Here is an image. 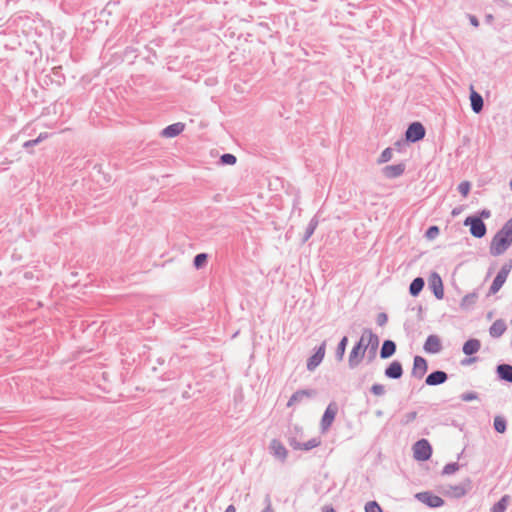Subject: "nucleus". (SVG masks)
I'll list each match as a JSON object with an SVG mask.
<instances>
[{"instance_id":"obj_34","label":"nucleus","mask_w":512,"mask_h":512,"mask_svg":"<svg viewBox=\"0 0 512 512\" xmlns=\"http://www.w3.org/2000/svg\"><path fill=\"white\" fill-rule=\"evenodd\" d=\"M208 255L206 253H199L193 259V265L196 269H200L206 263Z\"/></svg>"},{"instance_id":"obj_29","label":"nucleus","mask_w":512,"mask_h":512,"mask_svg":"<svg viewBox=\"0 0 512 512\" xmlns=\"http://www.w3.org/2000/svg\"><path fill=\"white\" fill-rule=\"evenodd\" d=\"M318 226V219L316 216L312 217L311 220L309 221L307 227H306V230H305V233H304V236H303V242H306L309 240V238L314 234L316 228Z\"/></svg>"},{"instance_id":"obj_35","label":"nucleus","mask_w":512,"mask_h":512,"mask_svg":"<svg viewBox=\"0 0 512 512\" xmlns=\"http://www.w3.org/2000/svg\"><path fill=\"white\" fill-rule=\"evenodd\" d=\"M392 156H393V150L392 148L388 147L386 149H384L380 155V157L378 158L377 162L379 164H383V163H386L388 161H390L392 159Z\"/></svg>"},{"instance_id":"obj_44","label":"nucleus","mask_w":512,"mask_h":512,"mask_svg":"<svg viewBox=\"0 0 512 512\" xmlns=\"http://www.w3.org/2000/svg\"><path fill=\"white\" fill-rule=\"evenodd\" d=\"M288 443L290 445V447L293 449V450H300L301 449V442L297 441V439L295 437H290L288 439Z\"/></svg>"},{"instance_id":"obj_16","label":"nucleus","mask_w":512,"mask_h":512,"mask_svg":"<svg viewBox=\"0 0 512 512\" xmlns=\"http://www.w3.org/2000/svg\"><path fill=\"white\" fill-rule=\"evenodd\" d=\"M423 349L430 354H437L442 350L440 338L437 335H429L424 343Z\"/></svg>"},{"instance_id":"obj_24","label":"nucleus","mask_w":512,"mask_h":512,"mask_svg":"<svg viewBox=\"0 0 512 512\" xmlns=\"http://www.w3.org/2000/svg\"><path fill=\"white\" fill-rule=\"evenodd\" d=\"M480 347H481L480 340H478L476 338H471L464 343V345L462 347V351L465 355L471 356V355L477 353L480 350Z\"/></svg>"},{"instance_id":"obj_26","label":"nucleus","mask_w":512,"mask_h":512,"mask_svg":"<svg viewBox=\"0 0 512 512\" xmlns=\"http://www.w3.org/2000/svg\"><path fill=\"white\" fill-rule=\"evenodd\" d=\"M424 285L425 281L422 277H416L415 279H413L409 286L410 295L413 297L418 296L420 292L423 290Z\"/></svg>"},{"instance_id":"obj_13","label":"nucleus","mask_w":512,"mask_h":512,"mask_svg":"<svg viewBox=\"0 0 512 512\" xmlns=\"http://www.w3.org/2000/svg\"><path fill=\"white\" fill-rule=\"evenodd\" d=\"M385 377L388 379L398 380L403 375V367L398 360L392 361L384 371Z\"/></svg>"},{"instance_id":"obj_11","label":"nucleus","mask_w":512,"mask_h":512,"mask_svg":"<svg viewBox=\"0 0 512 512\" xmlns=\"http://www.w3.org/2000/svg\"><path fill=\"white\" fill-rule=\"evenodd\" d=\"M325 356V343H322L315 353L311 355L307 360V369L309 371H314L316 367L320 365V363L323 361V358Z\"/></svg>"},{"instance_id":"obj_47","label":"nucleus","mask_w":512,"mask_h":512,"mask_svg":"<svg viewBox=\"0 0 512 512\" xmlns=\"http://www.w3.org/2000/svg\"><path fill=\"white\" fill-rule=\"evenodd\" d=\"M468 18H469V22L472 26H474V27L479 26V20L475 15L469 14Z\"/></svg>"},{"instance_id":"obj_31","label":"nucleus","mask_w":512,"mask_h":512,"mask_svg":"<svg viewBox=\"0 0 512 512\" xmlns=\"http://www.w3.org/2000/svg\"><path fill=\"white\" fill-rule=\"evenodd\" d=\"M348 343L347 336L342 337V339L339 341L337 348H336V358L338 361H341L344 357L346 346Z\"/></svg>"},{"instance_id":"obj_3","label":"nucleus","mask_w":512,"mask_h":512,"mask_svg":"<svg viewBox=\"0 0 512 512\" xmlns=\"http://www.w3.org/2000/svg\"><path fill=\"white\" fill-rule=\"evenodd\" d=\"M512 269V260H509L506 262L497 275L495 276L490 288H489V294H496L504 285V283L507 280V277Z\"/></svg>"},{"instance_id":"obj_30","label":"nucleus","mask_w":512,"mask_h":512,"mask_svg":"<svg viewBox=\"0 0 512 512\" xmlns=\"http://www.w3.org/2000/svg\"><path fill=\"white\" fill-rule=\"evenodd\" d=\"M477 294L475 292L466 294L460 303L461 308L463 309H469L471 308L477 300Z\"/></svg>"},{"instance_id":"obj_32","label":"nucleus","mask_w":512,"mask_h":512,"mask_svg":"<svg viewBox=\"0 0 512 512\" xmlns=\"http://www.w3.org/2000/svg\"><path fill=\"white\" fill-rule=\"evenodd\" d=\"M321 444V440L319 438H311L310 440L301 444V449L304 451L312 450L313 448L318 447Z\"/></svg>"},{"instance_id":"obj_15","label":"nucleus","mask_w":512,"mask_h":512,"mask_svg":"<svg viewBox=\"0 0 512 512\" xmlns=\"http://www.w3.org/2000/svg\"><path fill=\"white\" fill-rule=\"evenodd\" d=\"M428 365L425 358L422 356H415L413 360L412 375L421 379L427 372Z\"/></svg>"},{"instance_id":"obj_49","label":"nucleus","mask_w":512,"mask_h":512,"mask_svg":"<svg viewBox=\"0 0 512 512\" xmlns=\"http://www.w3.org/2000/svg\"><path fill=\"white\" fill-rule=\"evenodd\" d=\"M48 138V133H40L39 136L36 138L38 143H41L43 140Z\"/></svg>"},{"instance_id":"obj_38","label":"nucleus","mask_w":512,"mask_h":512,"mask_svg":"<svg viewBox=\"0 0 512 512\" xmlns=\"http://www.w3.org/2000/svg\"><path fill=\"white\" fill-rule=\"evenodd\" d=\"M365 512H382V508L376 501H369L365 504Z\"/></svg>"},{"instance_id":"obj_17","label":"nucleus","mask_w":512,"mask_h":512,"mask_svg":"<svg viewBox=\"0 0 512 512\" xmlns=\"http://www.w3.org/2000/svg\"><path fill=\"white\" fill-rule=\"evenodd\" d=\"M448 379L446 372L442 370H436L431 372L425 379V383L428 386H437L445 383Z\"/></svg>"},{"instance_id":"obj_36","label":"nucleus","mask_w":512,"mask_h":512,"mask_svg":"<svg viewBox=\"0 0 512 512\" xmlns=\"http://www.w3.org/2000/svg\"><path fill=\"white\" fill-rule=\"evenodd\" d=\"M237 162V158L235 155L230 153H225L220 157V163L222 165H234Z\"/></svg>"},{"instance_id":"obj_33","label":"nucleus","mask_w":512,"mask_h":512,"mask_svg":"<svg viewBox=\"0 0 512 512\" xmlns=\"http://www.w3.org/2000/svg\"><path fill=\"white\" fill-rule=\"evenodd\" d=\"M459 468H460V465L457 462L447 463L443 467V470H442L441 474L443 476L444 475H451V474L455 473L456 471H458Z\"/></svg>"},{"instance_id":"obj_25","label":"nucleus","mask_w":512,"mask_h":512,"mask_svg":"<svg viewBox=\"0 0 512 512\" xmlns=\"http://www.w3.org/2000/svg\"><path fill=\"white\" fill-rule=\"evenodd\" d=\"M396 352V343L392 340H385L380 349V358L388 359Z\"/></svg>"},{"instance_id":"obj_14","label":"nucleus","mask_w":512,"mask_h":512,"mask_svg":"<svg viewBox=\"0 0 512 512\" xmlns=\"http://www.w3.org/2000/svg\"><path fill=\"white\" fill-rule=\"evenodd\" d=\"M269 449L271 451V454L279 459L280 461L284 462L287 458L288 451L285 448V446L279 441L278 439H273L270 442Z\"/></svg>"},{"instance_id":"obj_39","label":"nucleus","mask_w":512,"mask_h":512,"mask_svg":"<svg viewBox=\"0 0 512 512\" xmlns=\"http://www.w3.org/2000/svg\"><path fill=\"white\" fill-rule=\"evenodd\" d=\"M460 399L462 401H464V402H469V401L477 400L478 399V393H476L474 391L465 392V393H462L460 395Z\"/></svg>"},{"instance_id":"obj_21","label":"nucleus","mask_w":512,"mask_h":512,"mask_svg":"<svg viewBox=\"0 0 512 512\" xmlns=\"http://www.w3.org/2000/svg\"><path fill=\"white\" fill-rule=\"evenodd\" d=\"M471 109L474 113L479 114L483 110V97L471 87L470 93Z\"/></svg>"},{"instance_id":"obj_41","label":"nucleus","mask_w":512,"mask_h":512,"mask_svg":"<svg viewBox=\"0 0 512 512\" xmlns=\"http://www.w3.org/2000/svg\"><path fill=\"white\" fill-rule=\"evenodd\" d=\"M470 187L471 185L468 181H463L458 185V191L462 196L466 197L470 191Z\"/></svg>"},{"instance_id":"obj_40","label":"nucleus","mask_w":512,"mask_h":512,"mask_svg":"<svg viewBox=\"0 0 512 512\" xmlns=\"http://www.w3.org/2000/svg\"><path fill=\"white\" fill-rule=\"evenodd\" d=\"M417 417V412L416 411H411V412H408L406 413L402 419H401V424L403 425H407L411 422H413Z\"/></svg>"},{"instance_id":"obj_8","label":"nucleus","mask_w":512,"mask_h":512,"mask_svg":"<svg viewBox=\"0 0 512 512\" xmlns=\"http://www.w3.org/2000/svg\"><path fill=\"white\" fill-rule=\"evenodd\" d=\"M337 410V405L334 402L330 403L326 407L320 422V428L322 432H326L331 427L337 414Z\"/></svg>"},{"instance_id":"obj_43","label":"nucleus","mask_w":512,"mask_h":512,"mask_svg":"<svg viewBox=\"0 0 512 512\" xmlns=\"http://www.w3.org/2000/svg\"><path fill=\"white\" fill-rule=\"evenodd\" d=\"M388 321V316L386 313L384 312H381L377 315V318H376V323L379 325V326H384Z\"/></svg>"},{"instance_id":"obj_46","label":"nucleus","mask_w":512,"mask_h":512,"mask_svg":"<svg viewBox=\"0 0 512 512\" xmlns=\"http://www.w3.org/2000/svg\"><path fill=\"white\" fill-rule=\"evenodd\" d=\"M39 144L37 139H32V140H28L26 142H24L23 144V148L26 149L27 151H29L30 148L34 147L35 145Z\"/></svg>"},{"instance_id":"obj_55","label":"nucleus","mask_w":512,"mask_h":512,"mask_svg":"<svg viewBox=\"0 0 512 512\" xmlns=\"http://www.w3.org/2000/svg\"><path fill=\"white\" fill-rule=\"evenodd\" d=\"M369 349V358L370 359H373V351H371V348H368Z\"/></svg>"},{"instance_id":"obj_45","label":"nucleus","mask_w":512,"mask_h":512,"mask_svg":"<svg viewBox=\"0 0 512 512\" xmlns=\"http://www.w3.org/2000/svg\"><path fill=\"white\" fill-rule=\"evenodd\" d=\"M265 508L261 512H274V509L272 508L271 499L269 496H266L265 498Z\"/></svg>"},{"instance_id":"obj_57","label":"nucleus","mask_w":512,"mask_h":512,"mask_svg":"<svg viewBox=\"0 0 512 512\" xmlns=\"http://www.w3.org/2000/svg\"><path fill=\"white\" fill-rule=\"evenodd\" d=\"M509 186H510V188H511V190H512V179H511V180H510V182H509Z\"/></svg>"},{"instance_id":"obj_6","label":"nucleus","mask_w":512,"mask_h":512,"mask_svg":"<svg viewBox=\"0 0 512 512\" xmlns=\"http://www.w3.org/2000/svg\"><path fill=\"white\" fill-rule=\"evenodd\" d=\"M414 497L429 508H439L445 503L440 496L433 494L431 491L418 492Z\"/></svg>"},{"instance_id":"obj_50","label":"nucleus","mask_w":512,"mask_h":512,"mask_svg":"<svg viewBox=\"0 0 512 512\" xmlns=\"http://www.w3.org/2000/svg\"><path fill=\"white\" fill-rule=\"evenodd\" d=\"M495 3L500 5L501 7H507L509 5L508 0H493Z\"/></svg>"},{"instance_id":"obj_12","label":"nucleus","mask_w":512,"mask_h":512,"mask_svg":"<svg viewBox=\"0 0 512 512\" xmlns=\"http://www.w3.org/2000/svg\"><path fill=\"white\" fill-rule=\"evenodd\" d=\"M470 480L467 479L466 483H460L457 485H449L445 490L444 494L449 497L461 498L467 493V486H469Z\"/></svg>"},{"instance_id":"obj_54","label":"nucleus","mask_w":512,"mask_h":512,"mask_svg":"<svg viewBox=\"0 0 512 512\" xmlns=\"http://www.w3.org/2000/svg\"><path fill=\"white\" fill-rule=\"evenodd\" d=\"M224 512H236V508L234 505H229Z\"/></svg>"},{"instance_id":"obj_7","label":"nucleus","mask_w":512,"mask_h":512,"mask_svg":"<svg viewBox=\"0 0 512 512\" xmlns=\"http://www.w3.org/2000/svg\"><path fill=\"white\" fill-rule=\"evenodd\" d=\"M425 128L420 122L411 123L406 132L405 137L408 142L416 143L425 137Z\"/></svg>"},{"instance_id":"obj_56","label":"nucleus","mask_w":512,"mask_h":512,"mask_svg":"<svg viewBox=\"0 0 512 512\" xmlns=\"http://www.w3.org/2000/svg\"><path fill=\"white\" fill-rule=\"evenodd\" d=\"M376 415H377V416H381V415H382V411H377V412H376Z\"/></svg>"},{"instance_id":"obj_23","label":"nucleus","mask_w":512,"mask_h":512,"mask_svg":"<svg viewBox=\"0 0 512 512\" xmlns=\"http://www.w3.org/2000/svg\"><path fill=\"white\" fill-rule=\"evenodd\" d=\"M507 329V325L503 319H497L489 328V334L492 338L501 337Z\"/></svg>"},{"instance_id":"obj_27","label":"nucleus","mask_w":512,"mask_h":512,"mask_svg":"<svg viewBox=\"0 0 512 512\" xmlns=\"http://www.w3.org/2000/svg\"><path fill=\"white\" fill-rule=\"evenodd\" d=\"M493 427L496 432L503 434L507 430V421L504 416L497 415L494 417Z\"/></svg>"},{"instance_id":"obj_22","label":"nucleus","mask_w":512,"mask_h":512,"mask_svg":"<svg viewBox=\"0 0 512 512\" xmlns=\"http://www.w3.org/2000/svg\"><path fill=\"white\" fill-rule=\"evenodd\" d=\"M497 377L505 382L512 383V365L510 364H499L496 367Z\"/></svg>"},{"instance_id":"obj_10","label":"nucleus","mask_w":512,"mask_h":512,"mask_svg":"<svg viewBox=\"0 0 512 512\" xmlns=\"http://www.w3.org/2000/svg\"><path fill=\"white\" fill-rule=\"evenodd\" d=\"M316 394L315 390L313 389H302L297 390L292 394L290 399L287 402V407H291L293 405L299 404L303 402L305 399H309L313 397Z\"/></svg>"},{"instance_id":"obj_20","label":"nucleus","mask_w":512,"mask_h":512,"mask_svg":"<svg viewBox=\"0 0 512 512\" xmlns=\"http://www.w3.org/2000/svg\"><path fill=\"white\" fill-rule=\"evenodd\" d=\"M362 336H364V341L367 338V343L365 344L368 345V348H371V351H373V357H375L377 348L379 346L378 336L374 334L371 329L368 328H365L363 330Z\"/></svg>"},{"instance_id":"obj_1","label":"nucleus","mask_w":512,"mask_h":512,"mask_svg":"<svg viewBox=\"0 0 512 512\" xmlns=\"http://www.w3.org/2000/svg\"><path fill=\"white\" fill-rule=\"evenodd\" d=\"M512 245V217L493 236L490 243V254L502 255Z\"/></svg>"},{"instance_id":"obj_51","label":"nucleus","mask_w":512,"mask_h":512,"mask_svg":"<svg viewBox=\"0 0 512 512\" xmlns=\"http://www.w3.org/2000/svg\"><path fill=\"white\" fill-rule=\"evenodd\" d=\"M494 20V17L492 14H486L485 15V22L488 23V24H491Z\"/></svg>"},{"instance_id":"obj_28","label":"nucleus","mask_w":512,"mask_h":512,"mask_svg":"<svg viewBox=\"0 0 512 512\" xmlns=\"http://www.w3.org/2000/svg\"><path fill=\"white\" fill-rule=\"evenodd\" d=\"M510 501L509 495H504L500 498L498 502H496L492 507L490 512H505Z\"/></svg>"},{"instance_id":"obj_19","label":"nucleus","mask_w":512,"mask_h":512,"mask_svg":"<svg viewBox=\"0 0 512 512\" xmlns=\"http://www.w3.org/2000/svg\"><path fill=\"white\" fill-rule=\"evenodd\" d=\"M185 129V124L182 122H176L168 125L161 131V136L165 138H174L181 134Z\"/></svg>"},{"instance_id":"obj_2","label":"nucleus","mask_w":512,"mask_h":512,"mask_svg":"<svg viewBox=\"0 0 512 512\" xmlns=\"http://www.w3.org/2000/svg\"><path fill=\"white\" fill-rule=\"evenodd\" d=\"M367 349L368 345L365 344L364 336H361L349 353L348 364L351 369L356 368L361 363Z\"/></svg>"},{"instance_id":"obj_52","label":"nucleus","mask_w":512,"mask_h":512,"mask_svg":"<svg viewBox=\"0 0 512 512\" xmlns=\"http://www.w3.org/2000/svg\"><path fill=\"white\" fill-rule=\"evenodd\" d=\"M475 360H476V358H475V357H471V358H468V359H464V360L462 361V364H463V365H467V364H470V363L474 362Z\"/></svg>"},{"instance_id":"obj_5","label":"nucleus","mask_w":512,"mask_h":512,"mask_svg":"<svg viewBox=\"0 0 512 512\" xmlns=\"http://www.w3.org/2000/svg\"><path fill=\"white\" fill-rule=\"evenodd\" d=\"M432 455V446L426 439H420L413 445V456L417 461H427Z\"/></svg>"},{"instance_id":"obj_37","label":"nucleus","mask_w":512,"mask_h":512,"mask_svg":"<svg viewBox=\"0 0 512 512\" xmlns=\"http://www.w3.org/2000/svg\"><path fill=\"white\" fill-rule=\"evenodd\" d=\"M370 392L375 396H383L386 393V388L383 384L375 383L371 386Z\"/></svg>"},{"instance_id":"obj_4","label":"nucleus","mask_w":512,"mask_h":512,"mask_svg":"<svg viewBox=\"0 0 512 512\" xmlns=\"http://www.w3.org/2000/svg\"><path fill=\"white\" fill-rule=\"evenodd\" d=\"M464 225L469 226L470 233L475 238H482L486 235L487 228L483 220L478 216H468Z\"/></svg>"},{"instance_id":"obj_18","label":"nucleus","mask_w":512,"mask_h":512,"mask_svg":"<svg viewBox=\"0 0 512 512\" xmlns=\"http://www.w3.org/2000/svg\"><path fill=\"white\" fill-rule=\"evenodd\" d=\"M405 171V164L387 165L382 169L383 175L388 179H394L401 176Z\"/></svg>"},{"instance_id":"obj_42","label":"nucleus","mask_w":512,"mask_h":512,"mask_svg":"<svg viewBox=\"0 0 512 512\" xmlns=\"http://www.w3.org/2000/svg\"><path fill=\"white\" fill-rule=\"evenodd\" d=\"M439 234V228L437 226H430L426 231V237L434 239Z\"/></svg>"},{"instance_id":"obj_53","label":"nucleus","mask_w":512,"mask_h":512,"mask_svg":"<svg viewBox=\"0 0 512 512\" xmlns=\"http://www.w3.org/2000/svg\"><path fill=\"white\" fill-rule=\"evenodd\" d=\"M322 512H336L332 506H324Z\"/></svg>"},{"instance_id":"obj_9","label":"nucleus","mask_w":512,"mask_h":512,"mask_svg":"<svg viewBox=\"0 0 512 512\" xmlns=\"http://www.w3.org/2000/svg\"><path fill=\"white\" fill-rule=\"evenodd\" d=\"M429 287L432 290L434 296L441 300L444 297L443 282L440 275L436 272L431 273L429 277Z\"/></svg>"},{"instance_id":"obj_48","label":"nucleus","mask_w":512,"mask_h":512,"mask_svg":"<svg viewBox=\"0 0 512 512\" xmlns=\"http://www.w3.org/2000/svg\"><path fill=\"white\" fill-rule=\"evenodd\" d=\"M491 215V212L487 209H483L481 212H480V218H489Z\"/></svg>"}]
</instances>
